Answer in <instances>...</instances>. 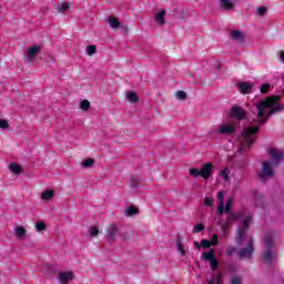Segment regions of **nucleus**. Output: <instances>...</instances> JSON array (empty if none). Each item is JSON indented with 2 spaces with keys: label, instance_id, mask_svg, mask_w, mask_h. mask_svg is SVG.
<instances>
[{
  "label": "nucleus",
  "instance_id": "1",
  "mask_svg": "<svg viewBox=\"0 0 284 284\" xmlns=\"http://www.w3.org/2000/svg\"><path fill=\"white\" fill-rule=\"evenodd\" d=\"M284 105L281 104V97L273 95L266 98L264 101H261L256 104V118L254 120L255 125L245 128L242 134L239 136V141L241 142L240 154H243L245 150H250V148L254 144L256 140V133L258 132L261 125L267 122V119L272 116V114H276V112H283Z\"/></svg>",
  "mask_w": 284,
  "mask_h": 284
},
{
  "label": "nucleus",
  "instance_id": "2",
  "mask_svg": "<svg viewBox=\"0 0 284 284\" xmlns=\"http://www.w3.org/2000/svg\"><path fill=\"white\" fill-rule=\"evenodd\" d=\"M224 214H227L226 225H231L234 221H243L242 227L237 229V245H241L243 241H245V236H247V230H250V225L252 223V215H245V211L232 212V199L226 201V205L224 207Z\"/></svg>",
  "mask_w": 284,
  "mask_h": 284
},
{
  "label": "nucleus",
  "instance_id": "3",
  "mask_svg": "<svg viewBox=\"0 0 284 284\" xmlns=\"http://www.w3.org/2000/svg\"><path fill=\"white\" fill-rule=\"evenodd\" d=\"M264 243L266 248L262 254V258L266 265H272L276 258V252L272 251V247H274V233H266L264 236Z\"/></svg>",
  "mask_w": 284,
  "mask_h": 284
},
{
  "label": "nucleus",
  "instance_id": "4",
  "mask_svg": "<svg viewBox=\"0 0 284 284\" xmlns=\"http://www.w3.org/2000/svg\"><path fill=\"white\" fill-rule=\"evenodd\" d=\"M274 165L272 162H263L262 164V173L260 174V179L262 183H266L267 179H272L274 176Z\"/></svg>",
  "mask_w": 284,
  "mask_h": 284
},
{
  "label": "nucleus",
  "instance_id": "5",
  "mask_svg": "<svg viewBox=\"0 0 284 284\" xmlns=\"http://www.w3.org/2000/svg\"><path fill=\"white\" fill-rule=\"evenodd\" d=\"M119 236H121V230L119 229V226H116V224L109 225L106 229V239L114 243V241H116Z\"/></svg>",
  "mask_w": 284,
  "mask_h": 284
},
{
  "label": "nucleus",
  "instance_id": "6",
  "mask_svg": "<svg viewBox=\"0 0 284 284\" xmlns=\"http://www.w3.org/2000/svg\"><path fill=\"white\" fill-rule=\"evenodd\" d=\"M231 116L233 119H237L239 121H243V119H246L247 116V111L239 105H234L231 109Z\"/></svg>",
  "mask_w": 284,
  "mask_h": 284
},
{
  "label": "nucleus",
  "instance_id": "7",
  "mask_svg": "<svg viewBox=\"0 0 284 284\" xmlns=\"http://www.w3.org/2000/svg\"><path fill=\"white\" fill-rule=\"evenodd\" d=\"M237 254L240 258H251L254 254V240L251 239L247 247L242 248Z\"/></svg>",
  "mask_w": 284,
  "mask_h": 284
},
{
  "label": "nucleus",
  "instance_id": "8",
  "mask_svg": "<svg viewBox=\"0 0 284 284\" xmlns=\"http://www.w3.org/2000/svg\"><path fill=\"white\" fill-rule=\"evenodd\" d=\"M270 156H271V160H272L271 163L274 166L280 165L281 161H283V159H284L283 152H281V151H278L276 149H271L270 150Z\"/></svg>",
  "mask_w": 284,
  "mask_h": 284
},
{
  "label": "nucleus",
  "instance_id": "9",
  "mask_svg": "<svg viewBox=\"0 0 284 284\" xmlns=\"http://www.w3.org/2000/svg\"><path fill=\"white\" fill-rule=\"evenodd\" d=\"M203 258L204 261H209L211 268L213 271L217 270L219 267V262L216 261V257H214V251L211 250L210 252H204L203 253Z\"/></svg>",
  "mask_w": 284,
  "mask_h": 284
},
{
  "label": "nucleus",
  "instance_id": "10",
  "mask_svg": "<svg viewBox=\"0 0 284 284\" xmlns=\"http://www.w3.org/2000/svg\"><path fill=\"white\" fill-rule=\"evenodd\" d=\"M234 132V125L232 124H222L215 130V134L230 135Z\"/></svg>",
  "mask_w": 284,
  "mask_h": 284
},
{
  "label": "nucleus",
  "instance_id": "11",
  "mask_svg": "<svg viewBox=\"0 0 284 284\" xmlns=\"http://www.w3.org/2000/svg\"><path fill=\"white\" fill-rule=\"evenodd\" d=\"M212 170H214V165H212V163L204 164L202 166V170H200L202 179L207 181V179L212 176Z\"/></svg>",
  "mask_w": 284,
  "mask_h": 284
},
{
  "label": "nucleus",
  "instance_id": "12",
  "mask_svg": "<svg viewBox=\"0 0 284 284\" xmlns=\"http://www.w3.org/2000/svg\"><path fill=\"white\" fill-rule=\"evenodd\" d=\"M39 52H41V47H39L38 44H34L33 47L29 48L26 52V58L28 61H32L34 57H37V54H39Z\"/></svg>",
  "mask_w": 284,
  "mask_h": 284
},
{
  "label": "nucleus",
  "instance_id": "13",
  "mask_svg": "<svg viewBox=\"0 0 284 284\" xmlns=\"http://www.w3.org/2000/svg\"><path fill=\"white\" fill-rule=\"evenodd\" d=\"M253 195L255 199L256 207H262V210H265V195H263L262 193H258L256 191H254Z\"/></svg>",
  "mask_w": 284,
  "mask_h": 284
},
{
  "label": "nucleus",
  "instance_id": "14",
  "mask_svg": "<svg viewBox=\"0 0 284 284\" xmlns=\"http://www.w3.org/2000/svg\"><path fill=\"white\" fill-rule=\"evenodd\" d=\"M58 278L60 284H68L74 278V274L72 272L60 273Z\"/></svg>",
  "mask_w": 284,
  "mask_h": 284
},
{
  "label": "nucleus",
  "instance_id": "15",
  "mask_svg": "<svg viewBox=\"0 0 284 284\" xmlns=\"http://www.w3.org/2000/svg\"><path fill=\"white\" fill-rule=\"evenodd\" d=\"M237 88H239L240 92H242V94H250V92H252V89L254 88V85L250 84L247 82H240L237 84Z\"/></svg>",
  "mask_w": 284,
  "mask_h": 284
},
{
  "label": "nucleus",
  "instance_id": "16",
  "mask_svg": "<svg viewBox=\"0 0 284 284\" xmlns=\"http://www.w3.org/2000/svg\"><path fill=\"white\" fill-rule=\"evenodd\" d=\"M220 8L225 10V12H230L234 10V3L232 0H220Z\"/></svg>",
  "mask_w": 284,
  "mask_h": 284
},
{
  "label": "nucleus",
  "instance_id": "17",
  "mask_svg": "<svg viewBox=\"0 0 284 284\" xmlns=\"http://www.w3.org/2000/svg\"><path fill=\"white\" fill-rule=\"evenodd\" d=\"M231 39L233 41H237L239 43H243V41H245V34H243V32L240 30H234L231 32Z\"/></svg>",
  "mask_w": 284,
  "mask_h": 284
},
{
  "label": "nucleus",
  "instance_id": "18",
  "mask_svg": "<svg viewBox=\"0 0 284 284\" xmlns=\"http://www.w3.org/2000/svg\"><path fill=\"white\" fill-rule=\"evenodd\" d=\"M108 23L110 26V28H112V30H116V28H123V24H121V22L119 21V19L110 16L108 18Z\"/></svg>",
  "mask_w": 284,
  "mask_h": 284
},
{
  "label": "nucleus",
  "instance_id": "19",
  "mask_svg": "<svg viewBox=\"0 0 284 284\" xmlns=\"http://www.w3.org/2000/svg\"><path fill=\"white\" fill-rule=\"evenodd\" d=\"M155 21H158V23H160V26H165V10L160 11L155 16Z\"/></svg>",
  "mask_w": 284,
  "mask_h": 284
},
{
  "label": "nucleus",
  "instance_id": "20",
  "mask_svg": "<svg viewBox=\"0 0 284 284\" xmlns=\"http://www.w3.org/2000/svg\"><path fill=\"white\" fill-rule=\"evenodd\" d=\"M9 170L13 174H21L23 172V169H21V166H19V164H17V163H11L9 165Z\"/></svg>",
  "mask_w": 284,
  "mask_h": 284
},
{
  "label": "nucleus",
  "instance_id": "21",
  "mask_svg": "<svg viewBox=\"0 0 284 284\" xmlns=\"http://www.w3.org/2000/svg\"><path fill=\"white\" fill-rule=\"evenodd\" d=\"M130 185L133 190H139V176L132 175L131 181H130Z\"/></svg>",
  "mask_w": 284,
  "mask_h": 284
},
{
  "label": "nucleus",
  "instance_id": "22",
  "mask_svg": "<svg viewBox=\"0 0 284 284\" xmlns=\"http://www.w3.org/2000/svg\"><path fill=\"white\" fill-rule=\"evenodd\" d=\"M136 214H139V209L134 206H129L125 211V216H134Z\"/></svg>",
  "mask_w": 284,
  "mask_h": 284
},
{
  "label": "nucleus",
  "instance_id": "23",
  "mask_svg": "<svg viewBox=\"0 0 284 284\" xmlns=\"http://www.w3.org/2000/svg\"><path fill=\"white\" fill-rule=\"evenodd\" d=\"M126 99L131 101V103H136V101H139V97L133 91L128 92Z\"/></svg>",
  "mask_w": 284,
  "mask_h": 284
},
{
  "label": "nucleus",
  "instance_id": "24",
  "mask_svg": "<svg viewBox=\"0 0 284 284\" xmlns=\"http://www.w3.org/2000/svg\"><path fill=\"white\" fill-rule=\"evenodd\" d=\"M14 233L18 236V239H23V236H26V229L18 226L14 229Z\"/></svg>",
  "mask_w": 284,
  "mask_h": 284
},
{
  "label": "nucleus",
  "instance_id": "25",
  "mask_svg": "<svg viewBox=\"0 0 284 284\" xmlns=\"http://www.w3.org/2000/svg\"><path fill=\"white\" fill-rule=\"evenodd\" d=\"M52 196H54V192L52 190H47L42 193V199L44 201H50V199H52Z\"/></svg>",
  "mask_w": 284,
  "mask_h": 284
},
{
  "label": "nucleus",
  "instance_id": "26",
  "mask_svg": "<svg viewBox=\"0 0 284 284\" xmlns=\"http://www.w3.org/2000/svg\"><path fill=\"white\" fill-rule=\"evenodd\" d=\"M70 8V4L68 2H63L59 8L58 12H61V14H65L68 12V9Z\"/></svg>",
  "mask_w": 284,
  "mask_h": 284
},
{
  "label": "nucleus",
  "instance_id": "27",
  "mask_svg": "<svg viewBox=\"0 0 284 284\" xmlns=\"http://www.w3.org/2000/svg\"><path fill=\"white\" fill-rule=\"evenodd\" d=\"M87 54L89 57H92V54H97V47L90 44L87 47Z\"/></svg>",
  "mask_w": 284,
  "mask_h": 284
},
{
  "label": "nucleus",
  "instance_id": "28",
  "mask_svg": "<svg viewBox=\"0 0 284 284\" xmlns=\"http://www.w3.org/2000/svg\"><path fill=\"white\" fill-rule=\"evenodd\" d=\"M178 252H181L182 256H185V250L183 248V242L181 237H178Z\"/></svg>",
  "mask_w": 284,
  "mask_h": 284
},
{
  "label": "nucleus",
  "instance_id": "29",
  "mask_svg": "<svg viewBox=\"0 0 284 284\" xmlns=\"http://www.w3.org/2000/svg\"><path fill=\"white\" fill-rule=\"evenodd\" d=\"M176 99H179L180 101H185L187 99V93H185V91H178Z\"/></svg>",
  "mask_w": 284,
  "mask_h": 284
},
{
  "label": "nucleus",
  "instance_id": "30",
  "mask_svg": "<svg viewBox=\"0 0 284 284\" xmlns=\"http://www.w3.org/2000/svg\"><path fill=\"white\" fill-rule=\"evenodd\" d=\"M94 165V160L93 159H87L82 162L83 168H92Z\"/></svg>",
  "mask_w": 284,
  "mask_h": 284
},
{
  "label": "nucleus",
  "instance_id": "31",
  "mask_svg": "<svg viewBox=\"0 0 284 284\" xmlns=\"http://www.w3.org/2000/svg\"><path fill=\"white\" fill-rule=\"evenodd\" d=\"M201 246L204 247V250H210L212 247V242H210V240H202Z\"/></svg>",
  "mask_w": 284,
  "mask_h": 284
},
{
  "label": "nucleus",
  "instance_id": "32",
  "mask_svg": "<svg viewBox=\"0 0 284 284\" xmlns=\"http://www.w3.org/2000/svg\"><path fill=\"white\" fill-rule=\"evenodd\" d=\"M190 174H191V176L199 178V176H201V170L196 169V168H192V169H190Z\"/></svg>",
  "mask_w": 284,
  "mask_h": 284
},
{
  "label": "nucleus",
  "instance_id": "33",
  "mask_svg": "<svg viewBox=\"0 0 284 284\" xmlns=\"http://www.w3.org/2000/svg\"><path fill=\"white\" fill-rule=\"evenodd\" d=\"M265 12H267V8H265V7H260L256 10L257 17H265Z\"/></svg>",
  "mask_w": 284,
  "mask_h": 284
},
{
  "label": "nucleus",
  "instance_id": "34",
  "mask_svg": "<svg viewBox=\"0 0 284 284\" xmlns=\"http://www.w3.org/2000/svg\"><path fill=\"white\" fill-rule=\"evenodd\" d=\"M80 108H81V110H84V111L90 110V101L83 100V101L80 103Z\"/></svg>",
  "mask_w": 284,
  "mask_h": 284
},
{
  "label": "nucleus",
  "instance_id": "35",
  "mask_svg": "<svg viewBox=\"0 0 284 284\" xmlns=\"http://www.w3.org/2000/svg\"><path fill=\"white\" fill-rule=\"evenodd\" d=\"M217 214H220V216H223V214H225V203H220L217 206Z\"/></svg>",
  "mask_w": 284,
  "mask_h": 284
},
{
  "label": "nucleus",
  "instance_id": "36",
  "mask_svg": "<svg viewBox=\"0 0 284 284\" xmlns=\"http://www.w3.org/2000/svg\"><path fill=\"white\" fill-rule=\"evenodd\" d=\"M36 230H37V232H43V231H45V223H43V222H38V223L36 224Z\"/></svg>",
  "mask_w": 284,
  "mask_h": 284
},
{
  "label": "nucleus",
  "instance_id": "37",
  "mask_svg": "<svg viewBox=\"0 0 284 284\" xmlns=\"http://www.w3.org/2000/svg\"><path fill=\"white\" fill-rule=\"evenodd\" d=\"M89 234H90V236H98V234H99V227L92 226V227L89 230Z\"/></svg>",
  "mask_w": 284,
  "mask_h": 284
},
{
  "label": "nucleus",
  "instance_id": "38",
  "mask_svg": "<svg viewBox=\"0 0 284 284\" xmlns=\"http://www.w3.org/2000/svg\"><path fill=\"white\" fill-rule=\"evenodd\" d=\"M0 128L1 130H8V128H10V124L7 120H0Z\"/></svg>",
  "mask_w": 284,
  "mask_h": 284
},
{
  "label": "nucleus",
  "instance_id": "39",
  "mask_svg": "<svg viewBox=\"0 0 284 284\" xmlns=\"http://www.w3.org/2000/svg\"><path fill=\"white\" fill-rule=\"evenodd\" d=\"M217 197H219L220 203H225V191L219 192Z\"/></svg>",
  "mask_w": 284,
  "mask_h": 284
},
{
  "label": "nucleus",
  "instance_id": "40",
  "mask_svg": "<svg viewBox=\"0 0 284 284\" xmlns=\"http://www.w3.org/2000/svg\"><path fill=\"white\" fill-rule=\"evenodd\" d=\"M234 254H236V247L235 246L229 247L226 250V255L227 256H233Z\"/></svg>",
  "mask_w": 284,
  "mask_h": 284
},
{
  "label": "nucleus",
  "instance_id": "41",
  "mask_svg": "<svg viewBox=\"0 0 284 284\" xmlns=\"http://www.w3.org/2000/svg\"><path fill=\"white\" fill-rule=\"evenodd\" d=\"M214 203V200L210 199V197H205L204 199V205L206 207H212V204Z\"/></svg>",
  "mask_w": 284,
  "mask_h": 284
},
{
  "label": "nucleus",
  "instance_id": "42",
  "mask_svg": "<svg viewBox=\"0 0 284 284\" xmlns=\"http://www.w3.org/2000/svg\"><path fill=\"white\" fill-rule=\"evenodd\" d=\"M203 230H205V226L203 224H196L193 227V232H203Z\"/></svg>",
  "mask_w": 284,
  "mask_h": 284
},
{
  "label": "nucleus",
  "instance_id": "43",
  "mask_svg": "<svg viewBox=\"0 0 284 284\" xmlns=\"http://www.w3.org/2000/svg\"><path fill=\"white\" fill-rule=\"evenodd\" d=\"M231 284H243V281L241 280L240 276H234L231 280Z\"/></svg>",
  "mask_w": 284,
  "mask_h": 284
},
{
  "label": "nucleus",
  "instance_id": "44",
  "mask_svg": "<svg viewBox=\"0 0 284 284\" xmlns=\"http://www.w3.org/2000/svg\"><path fill=\"white\" fill-rule=\"evenodd\" d=\"M260 90L262 94H267V92L270 91V84H263Z\"/></svg>",
  "mask_w": 284,
  "mask_h": 284
},
{
  "label": "nucleus",
  "instance_id": "45",
  "mask_svg": "<svg viewBox=\"0 0 284 284\" xmlns=\"http://www.w3.org/2000/svg\"><path fill=\"white\" fill-rule=\"evenodd\" d=\"M221 175L224 178V181H229L230 180V175L227 174V170H223L221 172Z\"/></svg>",
  "mask_w": 284,
  "mask_h": 284
},
{
  "label": "nucleus",
  "instance_id": "46",
  "mask_svg": "<svg viewBox=\"0 0 284 284\" xmlns=\"http://www.w3.org/2000/svg\"><path fill=\"white\" fill-rule=\"evenodd\" d=\"M207 284H219V277H212L211 280H206Z\"/></svg>",
  "mask_w": 284,
  "mask_h": 284
},
{
  "label": "nucleus",
  "instance_id": "47",
  "mask_svg": "<svg viewBox=\"0 0 284 284\" xmlns=\"http://www.w3.org/2000/svg\"><path fill=\"white\" fill-rule=\"evenodd\" d=\"M280 59L282 63H284V51H280Z\"/></svg>",
  "mask_w": 284,
  "mask_h": 284
},
{
  "label": "nucleus",
  "instance_id": "48",
  "mask_svg": "<svg viewBox=\"0 0 284 284\" xmlns=\"http://www.w3.org/2000/svg\"><path fill=\"white\" fill-rule=\"evenodd\" d=\"M193 245H194L197 250H201V244H199V242H193Z\"/></svg>",
  "mask_w": 284,
  "mask_h": 284
},
{
  "label": "nucleus",
  "instance_id": "49",
  "mask_svg": "<svg viewBox=\"0 0 284 284\" xmlns=\"http://www.w3.org/2000/svg\"><path fill=\"white\" fill-rule=\"evenodd\" d=\"M214 239H216V241H219V236L217 235H214Z\"/></svg>",
  "mask_w": 284,
  "mask_h": 284
}]
</instances>
